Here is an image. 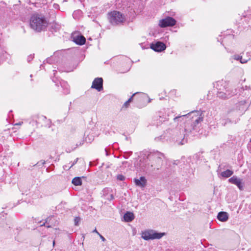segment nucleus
I'll use <instances>...</instances> for the list:
<instances>
[{
  "label": "nucleus",
  "instance_id": "obj_1",
  "mask_svg": "<svg viewBox=\"0 0 251 251\" xmlns=\"http://www.w3.org/2000/svg\"><path fill=\"white\" fill-rule=\"evenodd\" d=\"M185 118L191 120V122H188L187 124L191 125V127L189 128L196 131L197 125L203 120V118L201 117V114L198 111H194L187 114L176 116L174 118V120L175 122H181Z\"/></svg>",
  "mask_w": 251,
  "mask_h": 251
},
{
  "label": "nucleus",
  "instance_id": "obj_2",
  "mask_svg": "<svg viewBox=\"0 0 251 251\" xmlns=\"http://www.w3.org/2000/svg\"><path fill=\"white\" fill-rule=\"evenodd\" d=\"M216 88L217 89V96L221 99H228L236 94V90L233 89L228 83L223 80L217 82Z\"/></svg>",
  "mask_w": 251,
  "mask_h": 251
},
{
  "label": "nucleus",
  "instance_id": "obj_3",
  "mask_svg": "<svg viewBox=\"0 0 251 251\" xmlns=\"http://www.w3.org/2000/svg\"><path fill=\"white\" fill-rule=\"evenodd\" d=\"M150 161L151 171L156 169L159 170L163 164L165 156L163 153L158 151L150 152L147 156V159Z\"/></svg>",
  "mask_w": 251,
  "mask_h": 251
},
{
  "label": "nucleus",
  "instance_id": "obj_4",
  "mask_svg": "<svg viewBox=\"0 0 251 251\" xmlns=\"http://www.w3.org/2000/svg\"><path fill=\"white\" fill-rule=\"evenodd\" d=\"M47 22L45 17L38 14L33 15L30 20V25L33 30L39 32L44 30L47 26Z\"/></svg>",
  "mask_w": 251,
  "mask_h": 251
},
{
  "label": "nucleus",
  "instance_id": "obj_5",
  "mask_svg": "<svg viewBox=\"0 0 251 251\" xmlns=\"http://www.w3.org/2000/svg\"><path fill=\"white\" fill-rule=\"evenodd\" d=\"M172 111L169 109L163 108L158 111L153 118V124L156 126L161 125L163 122L168 121L172 115Z\"/></svg>",
  "mask_w": 251,
  "mask_h": 251
},
{
  "label": "nucleus",
  "instance_id": "obj_6",
  "mask_svg": "<svg viewBox=\"0 0 251 251\" xmlns=\"http://www.w3.org/2000/svg\"><path fill=\"white\" fill-rule=\"evenodd\" d=\"M165 235V232H158L154 230L149 229L142 232V238L145 240L148 241L150 240L159 239Z\"/></svg>",
  "mask_w": 251,
  "mask_h": 251
},
{
  "label": "nucleus",
  "instance_id": "obj_7",
  "mask_svg": "<svg viewBox=\"0 0 251 251\" xmlns=\"http://www.w3.org/2000/svg\"><path fill=\"white\" fill-rule=\"evenodd\" d=\"M108 15L109 21L113 25L123 23L125 20V16L119 11H112L108 13Z\"/></svg>",
  "mask_w": 251,
  "mask_h": 251
},
{
  "label": "nucleus",
  "instance_id": "obj_8",
  "mask_svg": "<svg viewBox=\"0 0 251 251\" xmlns=\"http://www.w3.org/2000/svg\"><path fill=\"white\" fill-rule=\"evenodd\" d=\"M193 131L194 130H192V128H189V127H187L186 126L184 129L185 134H184L183 132L182 133L180 132V133L176 136V142L177 143L178 145H184L187 142V139L186 138V136L188 135L190 133Z\"/></svg>",
  "mask_w": 251,
  "mask_h": 251
},
{
  "label": "nucleus",
  "instance_id": "obj_9",
  "mask_svg": "<svg viewBox=\"0 0 251 251\" xmlns=\"http://www.w3.org/2000/svg\"><path fill=\"white\" fill-rule=\"evenodd\" d=\"M148 160L146 159H141L139 160L136 161L135 166L140 171L146 172L147 171H151V169L150 168V163L147 164Z\"/></svg>",
  "mask_w": 251,
  "mask_h": 251
},
{
  "label": "nucleus",
  "instance_id": "obj_10",
  "mask_svg": "<svg viewBox=\"0 0 251 251\" xmlns=\"http://www.w3.org/2000/svg\"><path fill=\"white\" fill-rule=\"evenodd\" d=\"M176 21L174 18L171 17H167L159 21V25L163 28L173 26L176 24Z\"/></svg>",
  "mask_w": 251,
  "mask_h": 251
},
{
  "label": "nucleus",
  "instance_id": "obj_11",
  "mask_svg": "<svg viewBox=\"0 0 251 251\" xmlns=\"http://www.w3.org/2000/svg\"><path fill=\"white\" fill-rule=\"evenodd\" d=\"M150 48L156 52H161L166 49V46L162 42L157 41L151 44Z\"/></svg>",
  "mask_w": 251,
  "mask_h": 251
},
{
  "label": "nucleus",
  "instance_id": "obj_12",
  "mask_svg": "<svg viewBox=\"0 0 251 251\" xmlns=\"http://www.w3.org/2000/svg\"><path fill=\"white\" fill-rule=\"evenodd\" d=\"M92 88L96 89L100 92L103 90V79L101 77H97L93 81Z\"/></svg>",
  "mask_w": 251,
  "mask_h": 251
},
{
  "label": "nucleus",
  "instance_id": "obj_13",
  "mask_svg": "<svg viewBox=\"0 0 251 251\" xmlns=\"http://www.w3.org/2000/svg\"><path fill=\"white\" fill-rule=\"evenodd\" d=\"M228 181L233 184L236 185L240 190H243L244 188V183L242 180L238 178L236 176H233L228 179Z\"/></svg>",
  "mask_w": 251,
  "mask_h": 251
},
{
  "label": "nucleus",
  "instance_id": "obj_14",
  "mask_svg": "<svg viewBox=\"0 0 251 251\" xmlns=\"http://www.w3.org/2000/svg\"><path fill=\"white\" fill-rule=\"evenodd\" d=\"M60 65L57 67V69L60 72H70L73 71L76 67H70L71 64H59Z\"/></svg>",
  "mask_w": 251,
  "mask_h": 251
},
{
  "label": "nucleus",
  "instance_id": "obj_15",
  "mask_svg": "<svg viewBox=\"0 0 251 251\" xmlns=\"http://www.w3.org/2000/svg\"><path fill=\"white\" fill-rule=\"evenodd\" d=\"M234 38V35L233 34H229L228 35H226L224 37L223 40L221 41V44H222L223 45H224L225 44L228 45L230 43L232 42Z\"/></svg>",
  "mask_w": 251,
  "mask_h": 251
},
{
  "label": "nucleus",
  "instance_id": "obj_16",
  "mask_svg": "<svg viewBox=\"0 0 251 251\" xmlns=\"http://www.w3.org/2000/svg\"><path fill=\"white\" fill-rule=\"evenodd\" d=\"M73 41L76 44L81 46L85 44L86 39L83 35H80L74 37Z\"/></svg>",
  "mask_w": 251,
  "mask_h": 251
},
{
  "label": "nucleus",
  "instance_id": "obj_17",
  "mask_svg": "<svg viewBox=\"0 0 251 251\" xmlns=\"http://www.w3.org/2000/svg\"><path fill=\"white\" fill-rule=\"evenodd\" d=\"M134 182L137 186L144 187L147 183V180L144 176H141L139 179L135 178Z\"/></svg>",
  "mask_w": 251,
  "mask_h": 251
},
{
  "label": "nucleus",
  "instance_id": "obj_18",
  "mask_svg": "<svg viewBox=\"0 0 251 251\" xmlns=\"http://www.w3.org/2000/svg\"><path fill=\"white\" fill-rule=\"evenodd\" d=\"M91 129L86 130L84 134V136L85 138V141L88 143H91L94 139V136L92 133H91Z\"/></svg>",
  "mask_w": 251,
  "mask_h": 251
},
{
  "label": "nucleus",
  "instance_id": "obj_19",
  "mask_svg": "<svg viewBox=\"0 0 251 251\" xmlns=\"http://www.w3.org/2000/svg\"><path fill=\"white\" fill-rule=\"evenodd\" d=\"M217 219L220 221L226 222L228 220V215L226 212H220L218 214Z\"/></svg>",
  "mask_w": 251,
  "mask_h": 251
},
{
  "label": "nucleus",
  "instance_id": "obj_20",
  "mask_svg": "<svg viewBox=\"0 0 251 251\" xmlns=\"http://www.w3.org/2000/svg\"><path fill=\"white\" fill-rule=\"evenodd\" d=\"M131 67L130 64H120L119 71L120 73H126L130 70Z\"/></svg>",
  "mask_w": 251,
  "mask_h": 251
},
{
  "label": "nucleus",
  "instance_id": "obj_21",
  "mask_svg": "<svg viewBox=\"0 0 251 251\" xmlns=\"http://www.w3.org/2000/svg\"><path fill=\"white\" fill-rule=\"evenodd\" d=\"M124 220L126 222H131L134 219V216L132 212H126L124 216Z\"/></svg>",
  "mask_w": 251,
  "mask_h": 251
},
{
  "label": "nucleus",
  "instance_id": "obj_22",
  "mask_svg": "<svg viewBox=\"0 0 251 251\" xmlns=\"http://www.w3.org/2000/svg\"><path fill=\"white\" fill-rule=\"evenodd\" d=\"M59 83L60 84L61 87L63 89V93L65 94H68L70 93V88L68 84V83L64 81H61L59 82Z\"/></svg>",
  "mask_w": 251,
  "mask_h": 251
},
{
  "label": "nucleus",
  "instance_id": "obj_23",
  "mask_svg": "<svg viewBox=\"0 0 251 251\" xmlns=\"http://www.w3.org/2000/svg\"><path fill=\"white\" fill-rule=\"evenodd\" d=\"M232 58L234 59V60L236 61H240V63H247L248 61H249V59H245L242 58V56L240 54H235L232 56Z\"/></svg>",
  "mask_w": 251,
  "mask_h": 251
},
{
  "label": "nucleus",
  "instance_id": "obj_24",
  "mask_svg": "<svg viewBox=\"0 0 251 251\" xmlns=\"http://www.w3.org/2000/svg\"><path fill=\"white\" fill-rule=\"evenodd\" d=\"M233 174V172L230 170H226L221 173V176L223 177L227 178L231 176Z\"/></svg>",
  "mask_w": 251,
  "mask_h": 251
},
{
  "label": "nucleus",
  "instance_id": "obj_25",
  "mask_svg": "<svg viewBox=\"0 0 251 251\" xmlns=\"http://www.w3.org/2000/svg\"><path fill=\"white\" fill-rule=\"evenodd\" d=\"M72 183L75 186H80L82 184L81 178L80 177H75L72 181Z\"/></svg>",
  "mask_w": 251,
  "mask_h": 251
},
{
  "label": "nucleus",
  "instance_id": "obj_26",
  "mask_svg": "<svg viewBox=\"0 0 251 251\" xmlns=\"http://www.w3.org/2000/svg\"><path fill=\"white\" fill-rule=\"evenodd\" d=\"M119 61L121 62H126L127 63H129L130 61H131V63H134L133 61L130 60V59L125 56H120L117 57Z\"/></svg>",
  "mask_w": 251,
  "mask_h": 251
},
{
  "label": "nucleus",
  "instance_id": "obj_27",
  "mask_svg": "<svg viewBox=\"0 0 251 251\" xmlns=\"http://www.w3.org/2000/svg\"><path fill=\"white\" fill-rule=\"evenodd\" d=\"M46 163V161L44 160H41L39 161H38L36 164H35L34 166H37L38 167L42 166Z\"/></svg>",
  "mask_w": 251,
  "mask_h": 251
},
{
  "label": "nucleus",
  "instance_id": "obj_28",
  "mask_svg": "<svg viewBox=\"0 0 251 251\" xmlns=\"http://www.w3.org/2000/svg\"><path fill=\"white\" fill-rule=\"evenodd\" d=\"M117 179L120 181H124L125 179V176L123 175L119 174L117 176Z\"/></svg>",
  "mask_w": 251,
  "mask_h": 251
},
{
  "label": "nucleus",
  "instance_id": "obj_29",
  "mask_svg": "<svg viewBox=\"0 0 251 251\" xmlns=\"http://www.w3.org/2000/svg\"><path fill=\"white\" fill-rule=\"evenodd\" d=\"M80 222V218L79 217H76L74 219L75 225V226H78L79 222Z\"/></svg>",
  "mask_w": 251,
  "mask_h": 251
},
{
  "label": "nucleus",
  "instance_id": "obj_30",
  "mask_svg": "<svg viewBox=\"0 0 251 251\" xmlns=\"http://www.w3.org/2000/svg\"><path fill=\"white\" fill-rule=\"evenodd\" d=\"M55 57L53 56H51L50 57H48L46 59L47 63H50V61H55V60L54 59V58Z\"/></svg>",
  "mask_w": 251,
  "mask_h": 251
},
{
  "label": "nucleus",
  "instance_id": "obj_31",
  "mask_svg": "<svg viewBox=\"0 0 251 251\" xmlns=\"http://www.w3.org/2000/svg\"><path fill=\"white\" fill-rule=\"evenodd\" d=\"M38 121H36V123H37V124H38L39 123V120H45L46 119V117L45 116H41L40 117H38Z\"/></svg>",
  "mask_w": 251,
  "mask_h": 251
},
{
  "label": "nucleus",
  "instance_id": "obj_32",
  "mask_svg": "<svg viewBox=\"0 0 251 251\" xmlns=\"http://www.w3.org/2000/svg\"><path fill=\"white\" fill-rule=\"evenodd\" d=\"M83 142H84V141L82 140L81 141V142H80L79 143V144H76V145H75V148H74V149H73V150H75V149H76L77 147L78 146H81L83 144Z\"/></svg>",
  "mask_w": 251,
  "mask_h": 251
},
{
  "label": "nucleus",
  "instance_id": "obj_33",
  "mask_svg": "<svg viewBox=\"0 0 251 251\" xmlns=\"http://www.w3.org/2000/svg\"><path fill=\"white\" fill-rule=\"evenodd\" d=\"M106 199L108 200L109 201H111L114 199V196L113 194H110L108 196H107V197H106Z\"/></svg>",
  "mask_w": 251,
  "mask_h": 251
},
{
  "label": "nucleus",
  "instance_id": "obj_34",
  "mask_svg": "<svg viewBox=\"0 0 251 251\" xmlns=\"http://www.w3.org/2000/svg\"><path fill=\"white\" fill-rule=\"evenodd\" d=\"M78 160V158H76L74 161V162L71 164V165L70 166V167H69V169L72 168L74 165H75L77 162Z\"/></svg>",
  "mask_w": 251,
  "mask_h": 251
},
{
  "label": "nucleus",
  "instance_id": "obj_35",
  "mask_svg": "<svg viewBox=\"0 0 251 251\" xmlns=\"http://www.w3.org/2000/svg\"><path fill=\"white\" fill-rule=\"evenodd\" d=\"M50 217L47 218L46 219V222L43 223L42 225H41V226H45L46 224H48L50 222Z\"/></svg>",
  "mask_w": 251,
  "mask_h": 251
},
{
  "label": "nucleus",
  "instance_id": "obj_36",
  "mask_svg": "<svg viewBox=\"0 0 251 251\" xmlns=\"http://www.w3.org/2000/svg\"><path fill=\"white\" fill-rule=\"evenodd\" d=\"M4 52H6L4 50H2L1 47L0 46V57L2 54H4Z\"/></svg>",
  "mask_w": 251,
  "mask_h": 251
},
{
  "label": "nucleus",
  "instance_id": "obj_37",
  "mask_svg": "<svg viewBox=\"0 0 251 251\" xmlns=\"http://www.w3.org/2000/svg\"><path fill=\"white\" fill-rule=\"evenodd\" d=\"M33 59V56H32V55H30L29 56H28V58H27V61L28 62H30Z\"/></svg>",
  "mask_w": 251,
  "mask_h": 251
},
{
  "label": "nucleus",
  "instance_id": "obj_38",
  "mask_svg": "<svg viewBox=\"0 0 251 251\" xmlns=\"http://www.w3.org/2000/svg\"><path fill=\"white\" fill-rule=\"evenodd\" d=\"M136 93L134 94L127 101H128L129 103H130L133 100V96L136 94Z\"/></svg>",
  "mask_w": 251,
  "mask_h": 251
},
{
  "label": "nucleus",
  "instance_id": "obj_39",
  "mask_svg": "<svg viewBox=\"0 0 251 251\" xmlns=\"http://www.w3.org/2000/svg\"><path fill=\"white\" fill-rule=\"evenodd\" d=\"M129 104V103L128 102V101H126L124 104V106H125L126 107H127L128 106Z\"/></svg>",
  "mask_w": 251,
  "mask_h": 251
},
{
  "label": "nucleus",
  "instance_id": "obj_40",
  "mask_svg": "<svg viewBox=\"0 0 251 251\" xmlns=\"http://www.w3.org/2000/svg\"><path fill=\"white\" fill-rule=\"evenodd\" d=\"M99 235L100 236V239H101V240L102 241H105V238L103 236H102L100 234Z\"/></svg>",
  "mask_w": 251,
  "mask_h": 251
},
{
  "label": "nucleus",
  "instance_id": "obj_41",
  "mask_svg": "<svg viewBox=\"0 0 251 251\" xmlns=\"http://www.w3.org/2000/svg\"><path fill=\"white\" fill-rule=\"evenodd\" d=\"M105 151L106 155L108 156L109 155V152L106 148L105 149Z\"/></svg>",
  "mask_w": 251,
  "mask_h": 251
},
{
  "label": "nucleus",
  "instance_id": "obj_42",
  "mask_svg": "<svg viewBox=\"0 0 251 251\" xmlns=\"http://www.w3.org/2000/svg\"><path fill=\"white\" fill-rule=\"evenodd\" d=\"M93 232L97 233L98 235H99L100 233L97 231V229L95 228L93 231Z\"/></svg>",
  "mask_w": 251,
  "mask_h": 251
},
{
  "label": "nucleus",
  "instance_id": "obj_43",
  "mask_svg": "<svg viewBox=\"0 0 251 251\" xmlns=\"http://www.w3.org/2000/svg\"><path fill=\"white\" fill-rule=\"evenodd\" d=\"M56 78H52V81H53V82H54V83H56V85H58V83H57V82L56 81Z\"/></svg>",
  "mask_w": 251,
  "mask_h": 251
},
{
  "label": "nucleus",
  "instance_id": "obj_44",
  "mask_svg": "<svg viewBox=\"0 0 251 251\" xmlns=\"http://www.w3.org/2000/svg\"><path fill=\"white\" fill-rule=\"evenodd\" d=\"M77 12V13H81V11L80 10H78L77 11V12H74V14H73V16L74 17L75 16V13Z\"/></svg>",
  "mask_w": 251,
  "mask_h": 251
},
{
  "label": "nucleus",
  "instance_id": "obj_45",
  "mask_svg": "<svg viewBox=\"0 0 251 251\" xmlns=\"http://www.w3.org/2000/svg\"><path fill=\"white\" fill-rule=\"evenodd\" d=\"M58 7H59V5L58 4H54V7L55 8H57Z\"/></svg>",
  "mask_w": 251,
  "mask_h": 251
},
{
  "label": "nucleus",
  "instance_id": "obj_46",
  "mask_svg": "<svg viewBox=\"0 0 251 251\" xmlns=\"http://www.w3.org/2000/svg\"><path fill=\"white\" fill-rule=\"evenodd\" d=\"M247 54H248L250 56H251V52H248Z\"/></svg>",
  "mask_w": 251,
  "mask_h": 251
},
{
  "label": "nucleus",
  "instance_id": "obj_47",
  "mask_svg": "<svg viewBox=\"0 0 251 251\" xmlns=\"http://www.w3.org/2000/svg\"><path fill=\"white\" fill-rule=\"evenodd\" d=\"M46 171H47V172H50L49 168H47Z\"/></svg>",
  "mask_w": 251,
  "mask_h": 251
},
{
  "label": "nucleus",
  "instance_id": "obj_48",
  "mask_svg": "<svg viewBox=\"0 0 251 251\" xmlns=\"http://www.w3.org/2000/svg\"><path fill=\"white\" fill-rule=\"evenodd\" d=\"M47 227L49 228V227H51V226H50L48 225V226H47Z\"/></svg>",
  "mask_w": 251,
  "mask_h": 251
},
{
  "label": "nucleus",
  "instance_id": "obj_49",
  "mask_svg": "<svg viewBox=\"0 0 251 251\" xmlns=\"http://www.w3.org/2000/svg\"><path fill=\"white\" fill-rule=\"evenodd\" d=\"M54 244H55V242H54V241H53V246L54 245Z\"/></svg>",
  "mask_w": 251,
  "mask_h": 251
},
{
  "label": "nucleus",
  "instance_id": "obj_50",
  "mask_svg": "<svg viewBox=\"0 0 251 251\" xmlns=\"http://www.w3.org/2000/svg\"><path fill=\"white\" fill-rule=\"evenodd\" d=\"M232 59H232V57H231V58H230V60L231 61V62H233V60H232Z\"/></svg>",
  "mask_w": 251,
  "mask_h": 251
},
{
  "label": "nucleus",
  "instance_id": "obj_51",
  "mask_svg": "<svg viewBox=\"0 0 251 251\" xmlns=\"http://www.w3.org/2000/svg\"><path fill=\"white\" fill-rule=\"evenodd\" d=\"M250 142H251V140H250Z\"/></svg>",
  "mask_w": 251,
  "mask_h": 251
}]
</instances>
